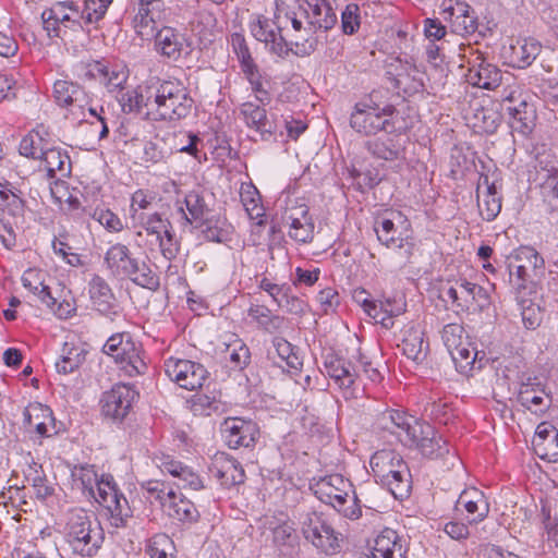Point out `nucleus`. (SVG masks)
<instances>
[{"label": "nucleus", "instance_id": "obj_1", "mask_svg": "<svg viewBox=\"0 0 558 558\" xmlns=\"http://www.w3.org/2000/svg\"><path fill=\"white\" fill-rule=\"evenodd\" d=\"M141 98L146 101L144 116L153 122L178 123L194 107L187 87L179 80L153 78L145 83Z\"/></svg>", "mask_w": 558, "mask_h": 558}, {"label": "nucleus", "instance_id": "obj_2", "mask_svg": "<svg viewBox=\"0 0 558 558\" xmlns=\"http://www.w3.org/2000/svg\"><path fill=\"white\" fill-rule=\"evenodd\" d=\"M251 35L265 45L267 51L281 59L287 58L290 52L296 56H308L314 51V43L305 40L300 43L299 36L283 35L282 27L277 20L267 17L264 14L252 15L248 22Z\"/></svg>", "mask_w": 558, "mask_h": 558}, {"label": "nucleus", "instance_id": "obj_3", "mask_svg": "<svg viewBox=\"0 0 558 558\" xmlns=\"http://www.w3.org/2000/svg\"><path fill=\"white\" fill-rule=\"evenodd\" d=\"M372 473L399 500L408 498L412 488L411 473L401 454L391 449L376 451L369 460Z\"/></svg>", "mask_w": 558, "mask_h": 558}, {"label": "nucleus", "instance_id": "obj_4", "mask_svg": "<svg viewBox=\"0 0 558 558\" xmlns=\"http://www.w3.org/2000/svg\"><path fill=\"white\" fill-rule=\"evenodd\" d=\"M399 111L391 104L380 107L372 97L357 101L350 114V126L362 136L377 135L379 132L400 131Z\"/></svg>", "mask_w": 558, "mask_h": 558}, {"label": "nucleus", "instance_id": "obj_5", "mask_svg": "<svg viewBox=\"0 0 558 558\" xmlns=\"http://www.w3.org/2000/svg\"><path fill=\"white\" fill-rule=\"evenodd\" d=\"M374 230L380 244L400 251L402 267L411 264L416 244L411 221L402 211L390 210L379 215L375 219Z\"/></svg>", "mask_w": 558, "mask_h": 558}, {"label": "nucleus", "instance_id": "obj_6", "mask_svg": "<svg viewBox=\"0 0 558 558\" xmlns=\"http://www.w3.org/2000/svg\"><path fill=\"white\" fill-rule=\"evenodd\" d=\"M313 494L324 504L331 506L344 518L357 520L362 509L352 483L341 474H330L314 481L310 485Z\"/></svg>", "mask_w": 558, "mask_h": 558}, {"label": "nucleus", "instance_id": "obj_7", "mask_svg": "<svg viewBox=\"0 0 558 558\" xmlns=\"http://www.w3.org/2000/svg\"><path fill=\"white\" fill-rule=\"evenodd\" d=\"M140 227L144 231L147 242L159 248L162 256L174 259L180 252V242L175 236L171 221L160 213L141 214Z\"/></svg>", "mask_w": 558, "mask_h": 558}, {"label": "nucleus", "instance_id": "obj_8", "mask_svg": "<svg viewBox=\"0 0 558 558\" xmlns=\"http://www.w3.org/2000/svg\"><path fill=\"white\" fill-rule=\"evenodd\" d=\"M404 445L417 450L423 457L428 459L457 460L456 451L451 448L448 440L428 422L417 421L412 427V432Z\"/></svg>", "mask_w": 558, "mask_h": 558}, {"label": "nucleus", "instance_id": "obj_9", "mask_svg": "<svg viewBox=\"0 0 558 558\" xmlns=\"http://www.w3.org/2000/svg\"><path fill=\"white\" fill-rule=\"evenodd\" d=\"M107 356L123 375L133 377L144 373L146 364L138 345L130 332H117L107 338Z\"/></svg>", "mask_w": 558, "mask_h": 558}, {"label": "nucleus", "instance_id": "obj_10", "mask_svg": "<svg viewBox=\"0 0 558 558\" xmlns=\"http://www.w3.org/2000/svg\"><path fill=\"white\" fill-rule=\"evenodd\" d=\"M299 525L303 537L326 555L340 551V538L322 512L308 511L300 517Z\"/></svg>", "mask_w": 558, "mask_h": 558}, {"label": "nucleus", "instance_id": "obj_11", "mask_svg": "<svg viewBox=\"0 0 558 558\" xmlns=\"http://www.w3.org/2000/svg\"><path fill=\"white\" fill-rule=\"evenodd\" d=\"M104 16L105 0H85L82 14H80L76 8L72 5L66 7L61 2L46 10V19L57 20L65 28L81 25L78 19H82L88 33H92L93 29H100V22H102Z\"/></svg>", "mask_w": 558, "mask_h": 558}, {"label": "nucleus", "instance_id": "obj_12", "mask_svg": "<svg viewBox=\"0 0 558 558\" xmlns=\"http://www.w3.org/2000/svg\"><path fill=\"white\" fill-rule=\"evenodd\" d=\"M324 368L345 400L357 399L364 392L353 364L343 356L333 353L327 354Z\"/></svg>", "mask_w": 558, "mask_h": 558}, {"label": "nucleus", "instance_id": "obj_13", "mask_svg": "<svg viewBox=\"0 0 558 558\" xmlns=\"http://www.w3.org/2000/svg\"><path fill=\"white\" fill-rule=\"evenodd\" d=\"M66 537L74 550L93 556L101 548L104 542L102 529H90V521L81 512L71 513L66 524Z\"/></svg>", "mask_w": 558, "mask_h": 558}, {"label": "nucleus", "instance_id": "obj_14", "mask_svg": "<svg viewBox=\"0 0 558 558\" xmlns=\"http://www.w3.org/2000/svg\"><path fill=\"white\" fill-rule=\"evenodd\" d=\"M163 369L171 381L191 391L201 389L208 375L201 363L173 356L165 360Z\"/></svg>", "mask_w": 558, "mask_h": 558}, {"label": "nucleus", "instance_id": "obj_15", "mask_svg": "<svg viewBox=\"0 0 558 558\" xmlns=\"http://www.w3.org/2000/svg\"><path fill=\"white\" fill-rule=\"evenodd\" d=\"M544 258L532 246H520L509 257L508 269L511 282L518 289H525L526 283L544 268Z\"/></svg>", "mask_w": 558, "mask_h": 558}, {"label": "nucleus", "instance_id": "obj_16", "mask_svg": "<svg viewBox=\"0 0 558 558\" xmlns=\"http://www.w3.org/2000/svg\"><path fill=\"white\" fill-rule=\"evenodd\" d=\"M441 291L445 300L458 312H468L480 300H487L484 288L465 278L448 280Z\"/></svg>", "mask_w": 558, "mask_h": 558}, {"label": "nucleus", "instance_id": "obj_17", "mask_svg": "<svg viewBox=\"0 0 558 558\" xmlns=\"http://www.w3.org/2000/svg\"><path fill=\"white\" fill-rule=\"evenodd\" d=\"M469 56L463 54L468 59L466 80L470 84L484 89H495L501 83V71L494 64L486 62L484 54L473 48H468Z\"/></svg>", "mask_w": 558, "mask_h": 558}, {"label": "nucleus", "instance_id": "obj_18", "mask_svg": "<svg viewBox=\"0 0 558 558\" xmlns=\"http://www.w3.org/2000/svg\"><path fill=\"white\" fill-rule=\"evenodd\" d=\"M220 430L230 449L253 448L259 437L257 423L243 417H227Z\"/></svg>", "mask_w": 558, "mask_h": 558}, {"label": "nucleus", "instance_id": "obj_19", "mask_svg": "<svg viewBox=\"0 0 558 558\" xmlns=\"http://www.w3.org/2000/svg\"><path fill=\"white\" fill-rule=\"evenodd\" d=\"M408 138L398 131L375 137L365 143L367 153L377 160L389 162L405 161Z\"/></svg>", "mask_w": 558, "mask_h": 558}, {"label": "nucleus", "instance_id": "obj_20", "mask_svg": "<svg viewBox=\"0 0 558 558\" xmlns=\"http://www.w3.org/2000/svg\"><path fill=\"white\" fill-rule=\"evenodd\" d=\"M155 48L163 58L178 61L192 51L189 38L172 27H162L155 35Z\"/></svg>", "mask_w": 558, "mask_h": 558}, {"label": "nucleus", "instance_id": "obj_21", "mask_svg": "<svg viewBox=\"0 0 558 558\" xmlns=\"http://www.w3.org/2000/svg\"><path fill=\"white\" fill-rule=\"evenodd\" d=\"M501 184L490 181L487 174H481L477 186V206L480 215L486 221H493L500 213L502 197L500 194Z\"/></svg>", "mask_w": 558, "mask_h": 558}, {"label": "nucleus", "instance_id": "obj_22", "mask_svg": "<svg viewBox=\"0 0 558 558\" xmlns=\"http://www.w3.org/2000/svg\"><path fill=\"white\" fill-rule=\"evenodd\" d=\"M417 418L402 409H385L375 420L376 429L397 436L402 442L408 439Z\"/></svg>", "mask_w": 558, "mask_h": 558}, {"label": "nucleus", "instance_id": "obj_23", "mask_svg": "<svg viewBox=\"0 0 558 558\" xmlns=\"http://www.w3.org/2000/svg\"><path fill=\"white\" fill-rule=\"evenodd\" d=\"M288 235L298 243H308L314 238V222L304 204L288 208L283 216Z\"/></svg>", "mask_w": 558, "mask_h": 558}, {"label": "nucleus", "instance_id": "obj_24", "mask_svg": "<svg viewBox=\"0 0 558 558\" xmlns=\"http://www.w3.org/2000/svg\"><path fill=\"white\" fill-rule=\"evenodd\" d=\"M454 512L464 515L468 524H477L488 515L489 507L483 493L471 488L460 494L454 505Z\"/></svg>", "mask_w": 558, "mask_h": 558}, {"label": "nucleus", "instance_id": "obj_25", "mask_svg": "<svg viewBox=\"0 0 558 558\" xmlns=\"http://www.w3.org/2000/svg\"><path fill=\"white\" fill-rule=\"evenodd\" d=\"M138 398L137 390L126 384H118L107 392V416L117 422H122L133 408Z\"/></svg>", "mask_w": 558, "mask_h": 558}, {"label": "nucleus", "instance_id": "obj_26", "mask_svg": "<svg viewBox=\"0 0 558 558\" xmlns=\"http://www.w3.org/2000/svg\"><path fill=\"white\" fill-rule=\"evenodd\" d=\"M268 529L272 535L274 546L283 555L293 557L300 548V541L293 522L274 517L268 521Z\"/></svg>", "mask_w": 558, "mask_h": 558}, {"label": "nucleus", "instance_id": "obj_27", "mask_svg": "<svg viewBox=\"0 0 558 558\" xmlns=\"http://www.w3.org/2000/svg\"><path fill=\"white\" fill-rule=\"evenodd\" d=\"M132 510L125 496L119 490L112 476L107 475V521L113 527H125Z\"/></svg>", "mask_w": 558, "mask_h": 558}, {"label": "nucleus", "instance_id": "obj_28", "mask_svg": "<svg viewBox=\"0 0 558 558\" xmlns=\"http://www.w3.org/2000/svg\"><path fill=\"white\" fill-rule=\"evenodd\" d=\"M400 343L402 354L409 360L423 361L428 350V342L424 339L425 332L420 324L410 322L400 331Z\"/></svg>", "mask_w": 558, "mask_h": 558}, {"label": "nucleus", "instance_id": "obj_29", "mask_svg": "<svg viewBox=\"0 0 558 558\" xmlns=\"http://www.w3.org/2000/svg\"><path fill=\"white\" fill-rule=\"evenodd\" d=\"M210 470L226 488L243 484L246 477L242 464L226 453L215 457Z\"/></svg>", "mask_w": 558, "mask_h": 558}, {"label": "nucleus", "instance_id": "obj_30", "mask_svg": "<svg viewBox=\"0 0 558 558\" xmlns=\"http://www.w3.org/2000/svg\"><path fill=\"white\" fill-rule=\"evenodd\" d=\"M301 15L307 19L308 31H328L337 23V15L328 0H304Z\"/></svg>", "mask_w": 558, "mask_h": 558}, {"label": "nucleus", "instance_id": "obj_31", "mask_svg": "<svg viewBox=\"0 0 558 558\" xmlns=\"http://www.w3.org/2000/svg\"><path fill=\"white\" fill-rule=\"evenodd\" d=\"M403 538L392 529H384L374 539L372 558H407Z\"/></svg>", "mask_w": 558, "mask_h": 558}, {"label": "nucleus", "instance_id": "obj_32", "mask_svg": "<svg viewBox=\"0 0 558 558\" xmlns=\"http://www.w3.org/2000/svg\"><path fill=\"white\" fill-rule=\"evenodd\" d=\"M518 402L536 415L544 414L550 407V398L539 383H533L532 378L522 383L518 392Z\"/></svg>", "mask_w": 558, "mask_h": 558}, {"label": "nucleus", "instance_id": "obj_33", "mask_svg": "<svg viewBox=\"0 0 558 558\" xmlns=\"http://www.w3.org/2000/svg\"><path fill=\"white\" fill-rule=\"evenodd\" d=\"M52 96L59 106L70 107L72 113H76L77 110L83 112L85 106L88 105L81 86L66 80L54 82Z\"/></svg>", "mask_w": 558, "mask_h": 558}, {"label": "nucleus", "instance_id": "obj_34", "mask_svg": "<svg viewBox=\"0 0 558 558\" xmlns=\"http://www.w3.org/2000/svg\"><path fill=\"white\" fill-rule=\"evenodd\" d=\"M267 356L275 365L287 367L288 372L292 374H296L303 365L295 347L282 337L272 339V350L268 351Z\"/></svg>", "mask_w": 558, "mask_h": 558}, {"label": "nucleus", "instance_id": "obj_35", "mask_svg": "<svg viewBox=\"0 0 558 558\" xmlns=\"http://www.w3.org/2000/svg\"><path fill=\"white\" fill-rule=\"evenodd\" d=\"M407 311V302L403 298L383 296L376 300L375 311L371 317L381 327L391 329L395 325L393 318L402 315Z\"/></svg>", "mask_w": 558, "mask_h": 558}, {"label": "nucleus", "instance_id": "obj_36", "mask_svg": "<svg viewBox=\"0 0 558 558\" xmlns=\"http://www.w3.org/2000/svg\"><path fill=\"white\" fill-rule=\"evenodd\" d=\"M542 50V45L533 38L518 39L509 47L507 59L509 65L518 69L530 66Z\"/></svg>", "mask_w": 558, "mask_h": 558}, {"label": "nucleus", "instance_id": "obj_37", "mask_svg": "<svg viewBox=\"0 0 558 558\" xmlns=\"http://www.w3.org/2000/svg\"><path fill=\"white\" fill-rule=\"evenodd\" d=\"M163 512L170 519L189 525L196 523L201 517L194 502L178 492L172 495L169 502L163 505Z\"/></svg>", "mask_w": 558, "mask_h": 558}, {"label": "nucleus", "instance_id": "obj_38", "mask_svg": "<svg viewBox=\"0 0 558 558\" xmlns=\"http://www.w3.org/2000/svg\"><path fill=\"white\" fill-rule=\"evenodd\" d=\"M86 344L68 339L62 347L60 360L56 362V369L59 374H70L78 368L86 359Z\"/></svg>", "mask_w": 558, "mask_h": 558}, {"label": "nucleus", "instance_id": "obj_39", "mask_svg": "<svg viewBox=\"0 0 558 558\" xmlns=\"http://www.w3.org/2000/svg\"><path fill=\"white\" fill-rule=\"evenodd\" d=\"M39 169L47 172V177L66 178L71 173V160L65 151L53 147L52 143L39 159Z\"/></svg>", "mask_w": 558, "mask_h": 558}, {"label": "nucleus", "instance_id": "obj_40", "mask_svg": "<svg viewBox=\"0 0 558 558\" xmlns=\"http://www.w3.org/2000/svg\"><path fill=\"white\" fill-rule=\"evenodd\" d=\"M74 482L83 490V494L87 498H92L99 505L105 500V488L102 484L105 482L104 475L100 477L95 472L94 466H82L73 473Z\"/></svg>", "mask_w": 558, "mask_h": 558}, {"label": "nucleus", "instance_id": "obj_41", "mask_svg": "<svg viewBox=\"0 0 558 558\" xmlns=\"http://www.w3.org/2000/svg\"><path fill=\"white\" fill-rule=\"evenodd\" d=\"M175 17L162 12L158 16V12L151 10L149 5H142L138 2V12L133 19V25L136 33L141 37H149L155 34L158 23H171Z\"/></svg>", "mask_w": 558, "mask_h": 558}, {"label": "nucleus", "instance_id": "obj_42", "mask_svg": "<svg viewBox=\"0 0 558 558\" xmlns=\"http://www.w3.org/2000/svg\"><path fill=\"white\" fill-rule=\"evenodd\" d=\"M247 315L258 328L269 333L282 331L287 327V318L274 314L272 311L263 304H252L247 310Z\"/></svg>", "mask_w": 558, "mask_h": 558}, {"label": "nucleus", "instance_id": "obj_43", "mask_svg": "<svg viewBox=\"0 0 558 558\" xmlns=\"http://www.w3.org/2000/svg\"><path fill=\"white\" fill-rule=\"evenodd\" d=\"M51 144L49 133L44 125L32 130L20 143V154L39 160Z\"/></svg>", "mask_w": 558, "mask_h": 558}, {"label": "nucleus", "instance_id": "obj_44", "mask_svg": "<svg viewBox=\"0 0 558 558\" xmlns=\"http://www.w3.org/2000/svg\"><path fill=\"white\" fill-rule=\"evenodd\" d=\"M178 206L186 223L195 228L203 227L207 208L204 197L198 192L191 191L185 194L184 199L178 202Z\"/></svg>", "mask_w": 558, "mask_h": 558}, {"label": "nucleus", "instance_id": "obj_45", "mask_svg": "<svg viewBox=\"0 0 558 558\" xmlns=\"http://www.w3.org/2000/svg\"><path fill=\"white\" fill-rule=\"evenodd\" d=\"M509 124L512 131L524 136L532 133L535 126L536 113L531 104L520 101V105L508 107Z\"/></svg>", "mask_w": 558, "mask_h": 558}, {"label": "nucleus", "instance_id": "obj_46", "mask_svg": "<svg viewBox=\"0 0 558 558\" xmlns=\"http://www.w3.org/2000/svg\"><path fill=\"white\" fill-rule=\"evenodd\" d=\"M137 259L132 256L129 247L123 244L112 245L107 251V267L114 276L125 278L131 275Z\"/></svg>", "mask_w": 558, "mask_h": 558}, {"label": "nucleus", "instance_id": "obj_47", "mask_svg": "<svg viewBox=\"0 0 558 558\" xmlns=\"http://www.w3.org/2000/svg\"><path fill=\"white\" fill-rule=\"evenodd\" d=\"M296 4V0H275V19L282 27V32L290 23L295 33H301L302 31L311 33L307 27L303 26L301 17L294 11Z\"/></svg>", "mask_w": 558, "mask_h": 558}, {"label": "nucleus", "instance_id": "obj_48", "mask_svg": "<svg viewBox=\"0 0 558 558\" xmlns=\"http://www.w3.org/2000/svg\"><path fill=\"white\" fill-rule=\"evenodd\" d=\"M523 326L535 330L543 322L544 308L531 298L518 296Z\"/></svg>", "mask_w": 558, "mask_h": 558}, {"label": "nucleus", "instance_id": "obj_49", "mask_svg": "<svg viewBox=\"0 0 558 558\" xmlns=\"http://www.w3.org/2000/svg\"><path fill=\"white\" fill-rule=\"evenodd\" d=\"M175 553L174 542L165 533L155 534L146 545V554L150 558H177Z\"/></svg>", "mask_w": 558, "mask_h": 558}, {"label": "nucleus", "instance_id": "obj_50", "mask_svg": "<svg viewBox=\"0 0 558 558\" xmlns=\"http://www.w3.org/2000/svg\"><path fill=\"white\" fill-rule=\"evenodd\" d=\"M22 283L26 289L40 288L39 300L46 306L56 304V298L51 295L50 288L44 283L43 272L37 269L29 268L22 276Z\"/></svg>", "mask_w": 558, "mask_h": 558}, {"label": "nucleus", "instance_id": "obj_51", "mask_svg": "<svg viewBox=\"0 0 558 558\" xmlns=\"http://www.w3.org/2000/svg\"><path fill=\"white\" fill-rule=\"evenodd\" d=\"M226 351L229 354V362L232 369L242 371L251 362L250 348L236 336L227 344Z\"/></svg>", "mask_w": 558, "mask_h": 558}, {"label": "nucleus", "instance_id": "obj_52", "mask_svg": "<svg viewBox=\"0 0 558 558\" xmlns=\"http://www.w3.org/2000/svg\"><path fill=\"white\" fill-rule=\"evenodd\" d=\"M240 199L252 219L263 216L264 208L260 204V195L252 183H243L241 185Z\"/></svg>", "mask_w": 558, "mask_h": 558}, {"label": "nucleus", "instance_id": "obj_53", "mask_svg": "<svg viewBox=\"0 0 558 558\" xmlns=\"http://www.w3.org/2000/svg\"><path fill=\"white\" fill-rule=\"evenodd\" d=\"M84 198L87 203L85 210L99 226H104L105 209L102 208L104 195L101 193V186H86Z\"/></svg>", "mask_w": 558, "mask_h": 558}, {"label": "nucleus", "instance_id": "obj_54", "mask_svg": "<svg viewBox=\"0 0 558 558\" xmlns=\"http://www.w3.org/2000/svg\"><path fill=\"white\" fill-rule=\"evenodd\" d=\"M131 272L132 274L126 275L125 278H129L137 286L151 291H156L160 286L158 275L145 263L140 264L137 260Z\"/></svg>", "mask_w": 558, "mask_h": 558}, {"label": "nucleus", "instance_id": "obj_55", "mask_svg": "<svg viewBox=\"0 0 558 558\" xmlns=\"http://www.w3.org/2000/svg\"><path fill=\"white\" fill-rule=\"evenodd\" d=\"M245 123L248 128L256 131H265L268 124L267 112L265 108L254 102L247 101L242 104L240 108Z\"/></svg>", "mask_w": 558, "mask_h": 558}, {"label": "nucleus", "instance_id": "obj_56", "mask_svg": "<svg viewBox=\"0 0 558 558\" xmlns=\"http://www.w3.org/2000/svg\"><path fill=\"white\" fill-rule=\"evenodd\" d=\"M145 84L140 85L135 90L123 93L122 90L118 92L116 96L121 110L125 113L130 112H144L146 111V101L141 98V94L143 93Z\"/></svg>", "mask_w": 558, "mask_h": 558}, {"label": "nucleus", "instance_id": "obj_57", "mask_svg": "<svg viewBox=\"0 0 558 558\" xmlns=\"http://www.w3.org/2000/svg\"><path fill=\"white\" fill-rule=\"evenodd\" d=\"M449 353L454 362L456 368L463 374L468 373L472 368L477 355V352L475 351V348L472 347L470 340Z\"/></svg>", "mask_w": 558, "mask_h": 558}, {"label": "nucleus", "instance_id": "obj_58", "mask_svg": "<svg viewBox=\"0 0 558 558\" xmlns=\"http://www.w3.org/2000/svg\"><path fill=\"white\" fill-rule=\"evenodd\" d=\"M187 409L198 416H208L213 411H217L219 402L215 397L205 393H195L186 400Z\"/></svg>", "mask_w": 558, "mask_h": 558}, {"label": "nucleus", "instance_id": "obj_59", "mask_svg": "<svg viewBox=\"0 0 558 558\" xmlns=\"http://www.w3.org/2000/svg\"><path fill=\"white\" fill-rule=\"evenodd\" d=\"M25 480L34 488L37 498L45 499L52 495L53 488L48 485L46 475L40 466H29L25 474Z\"/></svg>", "mask_w": 558, "mask_h": 558}, {"label": "nucleus", "instance_id": "obj_60", "mask_svg": "<svg viewBox=\"0 0 558 558\" xmlns=\"http://www.w3.org/2000/svg\"><path fill=\"white\" fill-rule=\"evenodd\" d=\"M441 340L450 352L464 344L470 339L461 324L451 323L444 326L441 330Z\"/></svg>", "mask_w": 558, "mask_h": 558}, {"label": "nucleus", "instance_id": "obj_61", "mask_svg": "<svg viewBox=\"0 0 558 558\" xmlns=\"http://www.w3.org/2000/svg\"><path fill=\"white\" fill-rule=\"evenodd\" d=\"M129 77V70L121 61H113L107 66V89L109 93L123 90Z\"/></svg>", "mask_w": 558, "mask_h": 558}, {"label": "nucleus", "instance_id": "obj_62", "mask_svg": "<svg viewBox=\"0 0 558 558\" xmlns=\"http://www.w3.org/2000/svg\"><path fill=\"white\" fill-rule=\"evenodd\" d=\"M142 488L148 494V497L158 501L163 509V505L169 502L175 490L166 482L150 480L142 484Z\"/></svg>", "mask_w": 558, "mask_h": 558}, {"label": "nucleus", "instance_id": "obj_63", "mask_svg": "<svg viewBox=\"0 0 558 558\" xmlns=\"http://www.w3.org/2000/svg\"><path fill=\"white\" fill-rule=\"evenodd\" d=\"M361 9L357 3H348L341 13V28L345 35L357 33L361 26Z\"/></svg>", "mask_w": 558, "mask_h": 558}, {"label": "nucleus", "instance_id": "obj_64", "mask_svg": "<svg viewBox=\"0 0 558 558\" xmlns=\"http://www.w3.org/2000/svg\"><path fill=\"white\" fill-rule=\"evenodd\" d=\"M549 168H544L546 178L541 179V193L544 201L551 203L558 199V169L555 165H548Z\"/></svg>", "mask_w": 558, "mask_h": 558}]
</instances>
